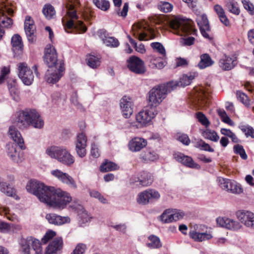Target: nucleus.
<instances>
[{"mask_svg": "<svg viewBox=\"0 0 254 254\" xmlns=\"http://www.w3.org/2000/svg\"><path fill=\"white\" fill-rule=\"evenodd\" d=\"M119 169V166L117 164L108 160L105 161L100 167V171L102 172L113 171L118 170Z\"/></svg>", "mask_w": 254, "mask_h": 254, "instance_id": "58836bf2", "label": "nucleus"}, {"mask_svg": "<svg viewBox=\"0 0 254 254\" xmlns=\"http://www.w3.org/2000/svg\"><path fill=\"white\" fill-rule=\"evenodd\" d=\"M197 75L198 74L196 72H190L182 75L179 82H170V83H174L175 84V85H173V86L171 87V89L173 90L177 86L185 87L189 85Z\"/></svg>", "mask_w": 254, "mask_h": 254, "instance_id": "a878e982", "label": "nucleus"}, {"mask_svg": "<svg viewBox=\"0 0 254 254\" xmlns=\"http://www.w3.org/2000/svg\"><path fill=\"white\" fill-rule=\"evenodd\" d=\"M91 155L94 158H98L100 155V151L99 148V144L95 142L91 144L90 148Z\"/></svg>", "mask_w": 254, "mask_h": 254, "instance_id": "6e6d98bb", "label": "nucleus"}, {"mask_svg": "<svg viewBox=\"0 0 254 254\" xmlns=\"http://www.w3.org/2000/svg\"><path fill=\"white\" fill-rule=\"evenodd\" d=\"M238 99L242 102L247 108L251 107V101L249 99L248 96L244 93L238 91L236 93Z\"/></svg>", "mask_w": 254, "mask_h": 254, "instance_id": "49530a36", "label": "nucleus"}, {"mask_svg": "<svg viewBox=\"0 0 254 254\" xmlns=\"http://www.w3.org/2000/svg\"><path fill=\"white\" fill-rule=\"evenodd\" d=\"M196 116L198 121L202 125L204 126L205 127H208L209 126L210 122L204 114L201 112H198L196 114Z\"/></svg>", "mask_w": 254, "mask_h": 254, "instance_id": "680f3d73", "label": "nucleus"}, {"mask_svg": "<svg viewBox=\"0 0 254 254\" xmlns=\"http://www.w3.org/2000/svg\"><path fill=\"white\" fill-rule=\"evenodd\" d=\"M217 225L227 230L238 232L243 228L241 222L226 216L218 217L216 220Z\"/></svg>", "mask_w": 254, "mask_h": 254, "instance_id": "9b49d317", "label": "nucleus"}, {"mask_svg": "<svg viewBox=\"0 0 254 254\" xmlns=\"http://www.w3.org/2000/svg\"><path fill=\"white\" fill-rule=\"evenodd\" d=\"M146 243L147 247L150 249H158L162 247V244L159 237L155 235H150L148 238Z\"/></svg>", "mask_w": 254, "mask_h": 254, "instance_id": "4c0bfd02", "label": "nucleus"}, {"mask_svg": "<svg viewBox=\"0 0 254 254\" xmlns=\"http://www.w3.org/2000/svg\"><path fill=\"white\" fill-rule=\"evenodd\" d=\"M158 158V155L153 150H147L141 154V158L146 161H154Z\"/></svg>", "mask_w": 254, "mask_h": 254, "instance_id": "37998d69", "label": "nucleus"}, {"mask_svg": "<svg viewBox=\"0 0 254 254\" xmlns=\"http://www.w3.org/2000/svg\"><path fill=\"white\" fill-rule=\"evenodd\" d=\"M13 123L21 129L26 128L30 126L35 128L41 129L45 124L39 112L36 110L30 109L17 113L13 119Z\"/></svg>", "mask_w": 254, "mask_h": 254, "instance_id": "f257e3e1", "label": "nucleus"}, {"mask_svg": "<svg viewBox=\"0 0 254 254\" xmlns=\"http://www.w3.org/2000/svg\"><path fill=\"white\" fill-rule=\"evenodd\" d=\"M64 28L65 30L69 33L68 29H76L79 30L81 32H85L87 28L86 26L83 24V22L81 21H74L73 20H68L65 24H64Z\"/></svg>", "mask_w": 254, "mask_h": 254, "instance_id": "7c9ffc66", "label": "nucleus"}, {"mask_svg": "<svg viewBox=\"0 0 254 254\" xmlns=\"http://www.w3.org/2000/svg\"><path fill=\"white\" fill-rule=\"evenodd\" d=\"M237 64V58L234 55H224L219 60V66L223 70H230Z\"/></svg>", "mask_w": 254, "mask_h": 254, "instance_id": "4be33fe9", "label": "nucleus"}, {"mask_svg": "<svg viewBox=\"0 0 254 254\" xmlns=\"http://www.w3.org/2000/svg\"><path fill=\"white\" fill-rule=\"evenodd\" d=\"M62 148V146H50L46 148L45 153L51 158L57 160Z\"/></svg>", "mask_w": 254, "mask_h": 254, "instance_id": "f704fd0d", "label": "nucleus"}, {"mask_svg": "<svg viewBox=\"0 0 254 254\" xmlns=\"http://www.w3.org/2000/svg\"><path fill=\"white\" fill-rule=\"evenodd\" d=\"M147 145V141L140 137H134L129 140L128 148L132 152L140 151Z\"/></svg>", "mask_w": 254, "mask_h": 254, "instance_id": "412c9836", "label": "nucleus"}, {"mask_svg": "<svg viewBox=\"0 0 254 254\" xmlns=\"http://www.w3.org/2000/svg\"><path fill=\"white\" fill-rule=\"evenodd\" d=\"M0 190L2 192L9 196H12L15 193L13 189L4 182L0 183Z\"/></svg>", "mask_w": 254, "mask_h": 254, "instance_id": "09e8293b", "label": "nucleus"}, {"mask_svg": "<svg viewBox=\"0 0 254 254\" xmlns=\"http://www.w3.org/2000/svg\"><path fill=\"white\" fill-rule=\"evenodd\" d=\"M149 198L147 190L140 192L137 196L136 201L140 204H146L149 201Z\"/></svg>", "mask_w": 254, "mask_h": 254, "instance_id": "de8ad7c7", "label": "nucleus"}, {"mask_svg": "<svg viewBox=\"0 0 254 254\" xmlns=\"http://www.w3.org/2000/svg\"><path fill=\"white\" fill-rule=\"evenodd\" d=\"M217 181L219 186L224 190L235 194H240L243 190L241 186L234 180L218 178Z\"/></svg>", "mask_w": 254, "mask_h": 254, "instance_id": "f8f14e48", "label": "nucleus"}, {"mask_svg": "<svg viewBox=\"0 0 254 254\" xmlns=\"http://www.w3.org/2000/svg\"><path fill=\"white\" fill-rule=\"evenodd\" d=\"M194 97L197 100L198 106L200 108H204L207 106L206 99L208 98L209 91L204 87L200 86L194 88Z\"/></svg>", "mask_w": 254, "mask_h": 254, "instance_id": "aec40b11", "label": "nucleus"}, {"mask_svg": "<svg viewBox=\"0 0 254 254\" xmlns=\"http://www.w3.org/2000/svg\"><path fill=\"white\" fill-rule=\"evenodd\" d=\"M150 46L154 51L158 52L163 57L165 56L166 51L162 44L159 42H153L151 43Z\"/></svg>", "mask_w": 254, "mask_h": 254, "instance_id": "864d4df0", "label": "nucleus"}, {"mask_svg": "<svg viewBox=\"0 0 254 254\" xmlns=\"http://www.w3.org/2000/svg\"><path fill=\"white\" fill-rule=\"evenodd\" d=\"M31 247L35 251V254H43L42 245L38 239L30 236L21 240V251L23 254H30Z\"/></svg>", "mask_w": 254, "mask_h": 254, "instance_id": "1a4fd4ad", "label": "nucleus"}, {"mask_svg": "<svg viewBox=\"0 0 254 254\" xmlns=\"http://www.w3.org/2000/svg\"><path fill=\"white\" fill-rule=\"evenodd\" d=\"M227 6L229 9V11L232 13L238 15L240 12V10L238 6L237 3H235L233 1H229L227 4Z\"/></svg>", "mask_w": 254, "mask_h": 254, "instance_id": "13d9d810", "label": "nucleus"}, {"mask_svg": "<svg viewBox=\"0 0 254 254\" xmlns=\"http://www.w3.org/2000/svg\"><path fill=\"white\" fill-rule=\"evenodd\" d=\"M7 88L12 99L16 102H19L21 98L17 80L14 79H9L7 81Z\"/></svg>", "mask_w": 254, "mask_h": 254, "instance_id": "bb28decb", "label": "nucleus"}, {"mask_svg": "<svg viewBox=\"0 0 254 254\" xmlns=\"http://www.w3.org/2000/svg\"><path fill=\"white\" fill-rule=\"evenodd\" d=\"M90 196L98 199L102 203H107L108 201L99 192L96 190H92L90 192Z\"/></svg>", "mask_w": 254, "mask_h": 254, "instance_id": "69168bd1", "label": "nucleus"}, {"mask_svg": "<svg viewBox=\"0 0 254 254\" xmlns=\"http://www.w3.org/2000/svg\"><path fill=\"white\" fill-rule=\"evenodd\" d=\"M217 112L222 122L231 126H235L234 122H233L231 119L228 116L224 110L219 109L218 110Z\"/></svg>", "mask_w": 254, "mask_h": 254, "instance_id": "3c124183", "label": "nucleus"}, {"mask_svg": "<svg viewBox=\"0 0 254 254\" xmlns=\"http://www.w3.org/2000/svg\"><path fill=\"white\" fill-rule=\"evenodd\" d=\"M234 151L236 154L240 155L241 157L245 160L247 158V155L243 147L239 144H237L234 146Z\"/></svg>", "mask_w": 254, "mask_h": 254, "instance_id": "bf43d9fd", "label": "nucleus"}, {"mask_svg": "<svg viewBox=\"0 0 254 254\" xmlns=\"http://www.w3.org/2000/svg\"><path fill=\"white\" fill-rule=\"evenodd\" d=\"M236 217L246 228L254 230V212L248 210H240L236 213Z\"/></svg>", "mask_w": 254, "mask_h": 254, "instance_id": "4468645a", "label": "nucleus"}, {"mask_svg": "<svg viewBox=\"0 0 254 254\" xmlns=\"http://www.w3.org/2000/svg\"><path fill=\"white\" fill-rule=\"evenodd\" d=\"M88 65L91 68H94L100 64V59L93 55H89L87 58Z\"/></svg>", "mask_w": 254, "mask_h": 254, "instance_id": "8fccbe9b", "label": "nucleus"}, {"mask_svg": "<svg viewBox=\"0 0 254 254\" xmlns=\"http://www.w3.org/2000/svg\"><path fill=\"white\" fill-rule=\"evenodd\" d=\"M175 85L174 83H168L166 85H159L152 88L148 94L147 101L148 106L156 108L166 98L167 94L172 90L171 87Z\"/></svg>", "mask_w": 254, "mask_h": 254, "instance_id": "20e7f679", "label": "nucleus"}, {"mask_svg": "<svg viewBox=\"0 0 254 254\" xmlns=\"http://www.w3.org/2000/svg\"><path fill=\"white\" fill-rule=\"evenodd\" d=\"M6 152L10 159L16 163H20L24 160L23 153L18 151L16 145L13 143L6 144Z\"/></svg>", "mask_w": 254, "mask_h": 254, "instance_id": "f3484780", "label": "nucleus"}, {"mask_svg": "<svg viewBox=\"0 0 254 254\" xmlns=\"http://www.w3.org/2000/svg\"><path fill=\"white\" fill-rule=\"evenodd\" d=\"M8 133L10 138L16 142L21 149L24 150L26 148L24 139L20 132L13 126L9 127Z\"/></svg>", "mask_w": 254, "mask_h": 254, "instance_id": "cd10ccee", "label": "nucleus"}, {"mask_svg": "<svg viewBox=\"0 0 254 254\" xmlns=\"http://www.w3.org/2000/svg\"><path fill=\"white\" fill-rule=\"evenodd\" d=\"M103 32L102 30L98 32L99 36L102 39L103 43L107 46L111 48H117L120 45L119 40L113 37H105L103 38L102 36V34Z\"/></svg>", "mask_w": 254, "mask_h": 254, "instance_id": "72a5a7b5", "label": "nucleus"}, {"mask_svg": "<svg viewBox=\"0 0 254 254\" xmlns=\"http://www.w3.org/2000/svg\"><path fill=\"white\" fill-rule=\"evenodd\" d=\"M157 114L158 111L156 108L148 106L147 108L142 110L136 115L134 126L137 128L146 127L150 124Z\"/></svg>", "mask_w": 254, "mask_h": 254, "instance_id": "0eeeda50", "label": "nucleus"}, {"mask_svg": "<svg viewBox=\"0 0 254 254\" xmlns=\"http://www.w3.org/2000/svg\"><path fill=\"white\" fill-rule=\"evenodd\" d=\"M201 135L205 139L213 142H217L219 139V136L214 130L208 128L202 130Z\"/></svg>", "mask_w": 254, "mask_h": 254, "instance_id": "e433bc0d", "label": "nucleus"}, {"mask_svg": "<svg viewBox=\"0 0 254 254\" xmlns=\"http://www.w3.org/2000/svg\"><path fill=\"white\" fill-rule=\"evenodd\" d=\"M200 61L198 64V67L200 69H204L214 64L213 61L208 54H204L200 56Z\"/></svg>", "mask_w": 254, "mask_h": 254, "instance_id": "c9c22d12", "label": "nucleus"}, {"mask_svg": "<svg viewBox=\"0 0 254 254\" xmlns=\"http://www.w3.org/2000/svg\"><path fill=\"white\" fill-rule=\"evenodd\" d=\"M127 67L131 71L135 73L141 74L145 71L143 61L135 56H132L128 59Z\"/></svg>", "mask_w": 254, "mask_h": 254, "instance_id": "dca6fc26", "label": "nucleus"}, {"mask_svg": "<svg viewBox=\"0 0 254 254\" xmlns=\"http://www.w3.org/2000/svg\"><path fill=\"white\" fill-rule=\"evenodd\" d=\"M17 69L18 77L26 85H30L34 81L33 70L37 76L39 75L36 65H33L31 69L26 63H20L18 64Z\"/></svg>", "mask_w": 254, "mask_h": 254, "instance_id": "423d86ee", "label": "nucleus"}, {"mask_svg": "<svg viewBox=\"0 0 254 254\" xmlns=\"http://www.w3.org/2000/svg\"><path fill=\"white\" fill-rule=\"evenodd\" d=\"M26 188L28 192L36 195L40 201L44 203L52 187L46 186L36 180H30L28 182Z\"/></svg>", "mask_w": 254, "mask_h": 254, "instance_id": "39448f33", "label": "nucleus"}, {"mask_svg": "<svg viewBox=\"0 0 254 254\" xmlns=\"http://www.w3.org/2000/svg\"><path fill=\"white\" fill-rule=\"evenodd\" d=\"M12 23V20L9 17H0V26L1 27H10Z\"/></svg>", "mask_w": 254, "mask_h": 254, "instance_id": "052dcab7", "label": "nucleus"}, {"mask_svg": "<svg viewBox=\"0 0 254 254\" xmlns=\"http://www.w3.org/2000/svg\"><path fill=\"white\" fill-rule=\"evenodd\" d=\"M63 246V238L61 237H57L46 248L44 254H58L62 252Z\"/></svg>", "mask_w": 254, "mask_h": 254, "instance_id": "6ab92c4d", "label": "nucleus"}, {"mask_svg": "<svg viewBox=\"0 0 254 254\" xmlns=\"http://www.w3.org/2000/svg\"><path fill=\"white\" fill-rule=\"evenodd\" d=\"M79 4L78 0H69V3L66 5L67 16H77L75 7Z\"/></svg>", "mask_w": 254, "mask_h": 254, "instance_id": "a19ab883", "label": "nucleus"}, {"mask_svg": "<svg viewBox=\"0 0 254 254\" xmlns=\"http://www.w3.org/2000/svg\"><path fill=\"white\" fill-rule=\"evenodd\" d=\"M132 102L131 99L127 96L123 97L120 101V107L123 116L129 118L133 113Z\"/></svg>", "mask_w": 254, "mask_h": 254, "instance_id": "393cba45", "label": "nucleus"}, {"mask_svg": "<svg viewBox=\"0 0 254 254\" xmlns=\"http://www.w3.org/2000/svg\"><path fill=\"white\" fill-rule=\"evenodd\" d=\"M11 43L13 52L18 55H21L23 51V44L21 37L18 34L13 35L11 38Z\"/></svg>", "mask_w": 254, "mask_h": 254, "instance_id": "2f4dec72", "label": "nucleus"}, {"mask_svg": "<svg viewBox=\"0 0 254 254\" xmlns=\"http://www.w3.org/2000/svg\"><path fill=\"white\" fill-rule=\"evenodd\" d=\"M42 12L45 16H54L56 14L55 8L50 4H46L44 5Z\"/></svg>", "mask_w": 254, "mask_h": 254, "instance_id": "5fc2aeb1", "label": "nucleus"}, {"mask_svg": "<svg viewBox=\"0 0 254 254\" xmlns=\"http://www.w3.org/2000/svg\"><path fill=\"white\" fill-rule=\"evenodd\" d=\"M150 62L152 67L158 69L163 68L166 64V62L165 60L161 58L156 57L154 56H151Z\"/></svg>", "mask_w": 254, "mask_h": 254, "instance_id": "ea45409f", "label": "nucleus"}, {"mask_svg": "<svg viewBox=\"0 0 254 254\" xmlns=\"http://www.w3.org/2000/svg\"><path fill=\"white\" fill-rule=\"evenodd\" d=\"M190 237L195 242H202L211 239L213 236L211 233H200L194 230H190L189 232Z\"/></svg>", "mask_w": 254, "mask_h": 254, "instance_id": "c756f323", "label": "nucleus"}, {"mask_svg": "<svg viewBox=\"0 0 254 254\" xmlns=\"http://www.w3.org/2000/svg\"><path fill=\"white\" fill-rule=\"evenodd\" d=\"M153 25H149L148 23L135 24L132 26L133 31H137L134 33L136 35L139 41H148L154 38L155 35Z\"/></svg>", "mask_w": 254, "mask_h": 254, "instance_id": "6e6552de", "label": "nucleus"}, {"mask_svg": "<svg viewBox=\"0 0 254 254\" xmlns=\"http://www.w3.org/2000/svg\"><path fill=\"white\" fill-rule=\"evenodd\" d=\"M58 67L49 68L45 75V80L50 84H55L58 82L64 74V67L60 65Z\"/></svg>", "mask_w": 254, "mask_h": 254, "instance_id": "ddd939ff", "label": "nucleus"}, {"mask_svg": "<svg viewBox=\"0 0 254 254\" xmlns=\"http://www.w3.org/2000/svg\"><path fill=\"white\" fill-rule=\"evenodd\" d=\"M240 128L247 136H251L254 138V129L252 127L248 125H243Z\"/></svg>", "mask_w": 254, "mask_h": 254, "instance_id": "e2e57ef3", "label": "nucleus"}, {"mask_svg": "<svg viewBox=\"0 0 254 254\" xmlns=\"http://www.w3.org/2000/svg\"><path fill=\"white\" fill-rule=\"evenodd\" d=\"M174 156L176 161L187 167L197 169L200 168V165L195 163L192 158L189 156L180 152L175 153Z\"/></svg>", "mask_w": 254, "mask_h": 254, "instance_id": "b1692460", "label": "nucleus"}, {"mask_svg": "<svg viewBox=\"0 0 254 254\" xmlns=\"http://www.w3.org/2000/svg\"><path fill=\"white\" fill-rule=\"evenodd\" d=\"M153 181V178L152 175L147 172H141L137 178V180L135 182H139V185L147 187L150 186Z\"/></svg>", "mask_w": 254, "mask_h": 254, "instance_id": "473e14b6", "label": "nucleus"}, {"mask_svg": "<svg viewBox=\"0 0 254 254\" xmlns=\"http://www.w3.org/2000/svg\"><path fill=\"white\" fill-rule=\"evenodd\" d=\"M56 235V231L51 229L48 230L41 239V241L43 244H46L52 240Z\"/></svg>", "mask_w": 254, "mask_h": 254, "instance_id": "603ef678", "label": "nucleus"}, {"mask_svg": "<svg viewBox=\"0 0 254 254\" xmlns=\"http://www.w3.org/2000/svg\"><path fill=\"white\" fill-rule=\"evenodd\" d=\"M57 160L66 166H70L74 162L73 156L64 147H63Z\"/></svg>", "mask_w": 254, "mask_h": 254, "instance_id": "c85d7f7f", "label": "nucleus"}, {"mask_svg": "<svg viewBox=\"0 0 254 254\" xmlns=\"http://www.w3.org/2000/svg\"><path fill=\"white\" fill-rule=\"evenodd\" d=\"M93 2L99 9L105 11L110 6V2L107 0H93Z\"/></svg>", "mask_w": 254, "mask_h": 254, "instance_id": "c03bdc74", "label": "nucleus"}, {"mask_svg": "<svg viewBox=\"0 0 254 254\" xmlns=\"http://www.w3.org/2000/svg\"><path fill=\"white\" fill-rule=\"evenodd\" d=\"M196 21L200 30H210L209 24L207 17H197Z\"/></svg>", "mask_w": 254, "mask_h": 254, "instance_id": "a18cd8bd", "label": "nucleus"}, {"mask_svg": "<svg viewBox=\"0 0 254 254\" xmlns=\"http://www.w3.org/2000/svg\"><path fill=\"white\" fill-rule=\"evenodd\" d=\"M24 29L25 31L32 30H36V26L34 21L31 17H27L25 19L24 23Z\"/></svg>", "mask_w": 254, "mask_h": 254, "instance_id": "4d7b16f0", "label": "nucleus"}, {"mask_svg": "<svg viewBox=\"0 0 254 254\" xmlns=\"http://www.w3.org/2000/svg\"><path fill=\"white\" fill-rule=\"evenodd\" d=\"M51 175L59 181L65 184L72 189L77 188V185L73 178L66 173L59 169H55L51 171Z\"/></svg>", "mask_w": 254, "mask_h": 254, "instance_id": "2eb2a0df", "label": "nucleus"}, {"mask_svg": "<svg viewBox=\"0 0 254 254\" xmlns=\"http://www.w3.org/2000/svg\"><path fill=\"white\" fill-rule=\"evenodd\" d=\"M25 33L27 36V38L29 42L31 43H34L36 42L37 40V36L36 34V30H32L25 31Z\"/></svg>", "mask_w": 254, "mask_h": 254, "instance_id": "774afa93", "label": "nucleus"}, {"mask_svg": "<svg viewBox=\"0 0 254 254\" xmlns=\"http://www.w3.org/2000/svg\"><path fill=\"white\" fill-rule=\"evenodd\" d=\"M173 209L165 210L160 216V220L164 223H168L173 222Z\"/></svg>", "mask_w": 254, "mask_h": 254, "instance_id": "79ce46f5", "label": "nucleus"}, {"mask_svg": "<svg viewBox=\"0 0 254 254\" xmlns=\"http://www.w3.org/2000/svg\"><path fill=\"white\" fill-rule=\"evenodd\" d=\"M71 200L69 193L52 187L44 203L54 208L62 210L65 208Z\"/></svg>", "mask_w": 254, "mask_h": 254, "instance_id": "f03ea898", "label": "nucleus"}, {"mask_svg": "<svg viewBox=\"0 0 254 254\" xmlns=\"http://www.w3.org/2000/svg\"><path fill=\"white\" fill-rule=\"evenodd\" d=\"M87 138L85 133H80L76 136L75 142V150L78 156L81 158L85 157L86 155Z\"/></svg>", "mask_w": 254, "mask_h": 254, "instance_id": "a211bd4d", "label": "nucleus"}, {"mask_svg": "<svg viewBox=\"0 0 254 254\" xmlns=\"http://www.w3.org/2000/svg\"><path fill=\"white\" fill-rule=\"evenodd\" d=\"M244 8L249 12L251 15L254 14V5L249 0H242Z\"/></svg>", "mask_w": 254, "mask_h": 254, "instance_id": "0e129e2a", "label": "nucleus"}, {"mask_svg": "<svg viewBox=\"0 0 254 254\" xmlns=\"http://www.w3.org/2000/svg\"><path fill=\"white\" fill-rule=\"evenodd\" d=\"M87 249L85 244L79 243L77 244L71 254H84Z\"/></svg>", "mask_w": 254, "mask_h": 254, "instance_id": "338daca9", "label": "nucleus"}, {"mask_svg": "<svg viewBox=\"0 0 254 254\" xmlns=\"http://www.w3.org/2000/svg\"><path fill=\"white\" fill-rule=\"evenodd\" d=\"M44 60L49 68L58 67L57 65L60 64L62 67H64V63L58 60V55L55 47L51 44L47 45L45 48Z\"/></svg>", "mask_w": 254, "mask_h": 254, "instance_id": "9d476101", "label": "nucleus"}, {"mask_svg": "<svg viewBox=\"0 0 254 254\" xmlns=\"http://www.w3.org/2000/svg\"><path fill=\"white\" fill-rule=\"evenodd\" d=\"M45 217L50 224L56 226L68 224L70 222V218L68 216H62L55 213L47 214Z\"/></svg>", "mask_w": 254, "mask_h": 254, "instance_id": "5701e85b", "label": "nucleus"}, {"mask_svg": "<svg viewBox=\"0 0 254 254\" xmlns=\"http://www.w3.org/2000/svg\"><path fill=\"white\" fill-rule=\"evenodd\" d=\"M170 27L174 33L179 36L196 35V30L193 27V22L190 19H184L181 17H174L169 21Z\"/></svg>", "mask_w": 254, "mask_h": 254, "instance_id": "7ed1b4c3", "label": "nucleus"}]
</instances>
